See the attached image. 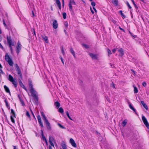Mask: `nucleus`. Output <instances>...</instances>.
Returning <instances> with one entry per match:
<instances>
[{"mask_svg": "<svg viewBox=\"0 0 149 149\" xmlns=\"http://www.w3.org/2000/svg\"><path fill=\"white\" fill-rule=\"evenodd\" d=\"M108 52L109 54H111V51L109 49H108Z\"/></svg>", "mask_w": 149, "mask_h": 149, "instance_id": "53", "label": "nucleus"}, {"mask_svg": "<svg viewBox=\"0 0 149 149\" xmlns=\"http://www.w3.org/2000/svg\"><path fill=\"white\" fill-rule=\"evenodd\" d=\"M112 87L114 88H115L114 84L113 83H112Z\"/></svg>", "mask_w": 149, "mask_h": 149, "instance_id": "57", "label": "nucleus"}, {"mask_svg": "<svg viewBox=\"0 0 149 149\" xmlns=\"http://www.w3.org/2000/svg\"><path fill=\"white\" fill-rule=\"evenodd\" d=\"M11 113L12 114L11 116H13L14 117H15V113L13 109L11 110Z\"/></svg>", "mask_w": 149, "mask_h": 149, "instance_id": "32", "label": "nucleus"}, {"mask_svg": "<svg viewBox=\"0 0 149 149\" xmlns=\"http://www.w3.org/2000/svg\"><path fill=\"white\" fill-rule=\"evenodd\" d=\"M116 49H114L112 50V52H113V53H115V52H116Z\"/></svg>", "mask_w": 149, "mask_h": 149, "instance_id": "56", "label": "nucleus"}, {"mask_svg": "<svg viewBox=\"0 0 149 149\" xmlns=\"http://www.w3.org/2000/svg\"><path fill=\"white\" fill-rule=\"evenodd\" d=\"M120 13V14L121 15L122 17L123 18H124L125 17V15H124L122 11V10H120L119 11Z\"/></svg>", "mask_w": 149, "mask_h": 149, "instance_id": "29", "label": "nucleus"}, {"mask_svg": "<svg viewBox=\"0 0 149 149\" xmlns=\"http://www.w3.org/2000/svg\"><path fill=\"white\" fill-rule=\"evenodd\" d=\"M53 27L54 29H56L58 27V24L57 20H55L53 22Z\"/></svg>", "mask_w": 149, "mask_h": 149, "instance_id": "11", "label": "nucleus"}, {"mask_svg": "<svg viewBox=\"0 0 149 149\" xmlns=\"http://www.w3.org/2000/svg\"><path fill=\"white\" fill-rule=\"evenodd\" d=\"M56 3L57 4L59 8L61 9V4L59 0H56Z\"/></svg>", "mask_w": 149, "mask_h": 149, "instance_id": "18", "label": "nucleus"}, {"mask_svg": "<svg viewBox=\"0 0 149 149\" xmlns=\"http://www.w3.org/2000/svg\"><path fill=\"white\" fill-rule=\"evenodd\" d=\"M119 29H120V30H121L122 31H123L124 32H125V31H124V30L123 29H122V28H121L120 27H119Z\"/></svg>", "mask_w": 149, "mask_h": 149, "instance_id": "58", "label": "nucleus"}, {"mask_svg": "<svg viewBox=\"0 0 149 149\" xmlns=\"http://www.w3.org/2000/svg\"><path fill=\"white\" fill-rule=\"evenodd\" d=\"M21 104L22 106H24V102L22 101L21 102Z\"/></svg>", "mask_w": 149, "mask_h": 149, "instance_id": "64", "label": "nucleus"}, {"mask_svg": "<svg viewBox=\"0 0 149 149\" xmlns=\"http://www.w3.org/2000/svg\"><path fill=\"white\" fill-rule=\"evenodd\" d=\"M38 122L40 124V125L42 127H43V124L41 121V117L40 116L38 115Z\"/></svg>", "mask_w": 149, "mask_h": 149, "instance_id": "13", "label": "nucleus"}, {"mask_svg": "<svg viewBox=\"0 0 149 149\" xmlns=\"http://www.w3.org/2000/svg\"><path fill=\"white\" fill-rule=\"evenodd\" d=\"M61 51H62V54L63 55H64V54H65L64 51V50L63 49V47H62V48Z\"/></svg>", "mask_w": 149, "mask_h": 149, "instance_id": "51", "label": "nucleus"}, {"mask_svg": "<svg viewBox=\"0 0 149 149\" xmlns=\"http://www.w3.org/2000/svg\"><path fill=\"white\" fill-rule=\"evenodd\" d=\"M22 87L23 88H24L26 91L28 92V91H27V89L24 86V85H23V86H22Z\"/></svg>", "mask_w": 149, "mask_h": 149, "instance_id": "47", "label": "nucleus"}, {"mask_svg": "<svg viewBox=\"0 0 149 149\" xmlns=\"http://www.w3.org/2000/svg\"><path fill=\"white\" fill-rule=\"evenodd\" d=\"M32 17H33L35 16V14H34V12L33 11H32Z\"/></svg>", "mask_w": 149, "mask_h": 149, "instance_id": "61", "label": "nucleus"}, {"mask_svg": "<svg viewBox=\"0 0 149 149\" xmlns=\"http://www.w3.org/2000/svg\"><path fill=\"white\" fill-rule=\"evenodd\" d=\"M132 2L133 3V4H134V6H135L136 7V8H137V7L136 6V5L135 4L134 2V0H132Z\"/></svg>", "mask_w": 149, "mask_h": 149, "instance_id": "52", "label": "nucleus"}, {"mask_svg": "<svg viewBox=\"0 0 149 149\" xmlns=\"http://www.w3.org/2000/svg\"><path fill=\"white\" fill-rule=\"evenodd\" d=\"M129 33H130V34L134 38H136V35H133L132 33L130 31H129Z\"/></svg>", "mask_w": 149, "mask_h": 149, "instance_id": "41", "label": "nucleus"}, {"mask_svg": "<svg viewBox=\"0 0 149 149\" xmlns=\"http://www.w3.org/2000/svg\"><path fill=\"white\" fill-rule=\"evenodd\" d=\"M131 71L133 72V74L134 75V76L135 75H136V73H135V72L132 69L131 70Z\"/></svg>", "mask_w": 149, "mask_h": 149, "instance_id": "54", "label": "nucleus"}, {"mask_svg": "<svg viewBox=\"0 0 149 149\" xmlns=\"http://www.w3.org/2000/svg\"><path fill=\"white\" fill-rule=\"evenodd\" d=\"M11 82L13 84V85L15 86V87H16L17 86V83L16 81L14 80Z\"/></svg>", "mask_w": 149, "mask_h": 149, "instance_id": "25", "label": "nucleus"}, {"mask_svg": "<svg viewBox=\"0 0 149 149\" xmlns=\"http://www.w3.org/2000/svg\"><path fill=\"white\" fill-rule=\"evenodd\" d=\"M66 113L67 115V116L71 120H73V119L70 117V116L68 112V111H67L66 112Z\"/></svg>", "mask_w": 149, "mask_h": 149, "instance_id": "28", "label": "nucleus"}, {"mask_svg": "<svg viewBox=\"0 0 149 149\" xmlns=\"http://www.w3.org/2000/svg\"><path fill=\"white\" fill-rule=\"evenodd\" d=\"M0 48L2 49H3V46L0 43Z\"/></svg>", "mask_w": 149, "mask_h": 149, "instance_id": "59", "label": "nucleus"}, {"mask_svg": "<svg viewBox=\"0 0 149 149\" xmlns=\"http://www.w3.org/2000/svg\"><path fill=\"white\" fill-rule=\"evenodd\" d=\"M70 52L74 56V57H75V52H74V50L72 48H71L70 49Z\"/></svg>", "mask_w": 149, "mask_h": 149, "instance_id": "24", "label": "nucleus"}, {"mask_svg": "<svg viewBox=\"0 0 149 149\" xmlns=\"http://www.w3.org/2000/svg\"><path fill=\"white\" fill-rule=\"evenodd\" d=\"M89 55L93 59L98 60L97 55L91 53H89Z\"/></svg>", "mask_w": 149, "mask_h": 149, "instance_id": "10", "label": "nucleus"}, {"mask_svg": "<svg viewBox=\"0 0 149 149\" xmlns=\"http://www.w3.org/2000/svg\"><path fill=\"white\" fill-rule=\"evenodd\" d=\"M42 132V139L43 140L46 141V140H47L46 138H45V137L44 136L43 133V132L42 130L41 131Z\"/></svg>", "mask_w": 149, "mask_h": 149, "instance_id": "26", "label": "nucleus"}, {"mask_svg": "<svg viewBox=\"0 0 149 149\" xmlns=\"http://www.w3.org/2000/svg\"><path fill=\"white\" fill-rule=\"evenodd\" d=\"M83 45L86 48H88V47L87 45H86L85 44H83Z\"/></svg>", "mask_w": 149, "mask_h": 149, "instance_id": "60", "label": "nucleus"}, {"mask_svg": "<svg viewBox=\"0 0 149 149\" xmlns=\"http://www.w3.org/2000/svg\"><path fill=\"white\" fill-rule=\"evenodd\" d=\"M3 24L4 25V26L6 27H7V25L6 24V23H5V21H4V19L3 20Z\"/></svg>", "mask_w": 149, "mask_h": 149, "instance_id": "46", "label": "nucleus"}, {"mask_svg": "<svg viewBox=\"0 0 149 149\" xmlns=\"http://www.w3.org/2000/svg\"><path fill=\"white\" fill-rule=\"evenodd\" d=\"M142 119L145 125L147 128H149V124L146 118L144 116H142Z\"/></svg>", "mask_w": 149, "mask_h": 149, "instance_id": "6", "label": "nucleus"}, {"mask_svg": "<svg viewBox=\"0 0 149 149\" xmlns=\"http://www.w3.org/2000/svg\"><path fill=\"white\" fill-rule=\"evenodd\" d=\"M62 5L63 6H64V0H62Z\"/></svg>", "mask_w": 149, "mask_h": 149, "instance_id": "62", "label": "nucleus"}, {"mask_svg": "<svg viewBox=\"0 0 149 149\" xmlns=\"http://www.w3.org/2000/svg\"><path fill=\"white\" fill-rule=\"evenodd\" d=\"M127 6L129 8L131 9L132 8V7L130 6L129 3L128 2H127Z\"/></svg>", "mask_w": 149, "mask_h": 149, "instance_id": "40", "label": "nucleus"}, {"mask_svg": "<svg viewBox=\"0 0 149 149\" xmlns=\"http://www.w3.org/2000/svg\"><path fill=\"white\" fill-rule=\"evenodd\" d=\"M8 79L11 82L13 81L14 80L13 77L10 74L9 75Z\"/></svg>", "mask_w": 149, "mask_h": 149, "instance_id": "20", "label": "nucleus"}, {"mask_svg": "<svg viewBox=\"0 0 149 149\" xmlns=\"http://www.w3.org/2000/svg\"><path fill=\"white\" fill-rule=\"evenodd\" d=\"M45 122L46 123V127L48 130L49 131L51 130L52 129L50 125V123L48 121V120L45 121Z\"/></svg>", "mask_w": 149, "mask_h": 149, "instance_id": "9", "label": "nucleus"}, {"mask_svg": "<svg viewBox=\"0 0 149 149\" xmlns=\"http://www.w3.org/2000/svg\"><path fill=\"white\" fill-rule=\"evenodd\" d=\"M60 58H61V60L62 63L64 65V61H63V58H62V57H60Z\"/></svg>", "mask_w": 149, "mask_h": 149, "instance_id": "55", "label": "nucleus"}, {"mask_svg": "<svg viewBox=\"0 0 149 149\" xmlns=\"http://www.w3.org/2000/svg\"><path fill=\"white\" fill-rule=\"evenodd\" d=\"M13 117H14L13 116H10V119H11V121L13 123H15V120H14V119Z\"/></svg>", "mask_w": 149, "mask_h": 149, "instance_id": "34", "label": "nucleus"}, {"mask_svg": "<svg viewBox=\"0 0 149 149\" xmlns=\"http://www.w3.org/2000/svg\"><path fill=\"white\" fill-rule=\"evenodd\" d=\"M26 115L29 118L30 117L29 113L28 111L26 112Z\"/></svg>", "mask_w": 149, "mask_h": 149, "instance_id": "45", "label": "nucleus"}, {"mask_svg": "<svg viewBox=\"0 0 149 149\" xmlns=\"http://www.w3.org/2000/svg\"><path fill=\"white\" fill-rule=\"evenodd\" d=\"M58 125L61 128L63 129H65V128L60 123H58Z\"/></svg>", "mask_w": 149, "mask_h": 149, "instance_id": "35", "label": "nucleus"}, {"mask_svg": "<svg viewBox=\"0 0 149 149\" xmlns=\"http://www.w3.org/2000/svg\"><path fill=\"white\" fill-rule=\"evenodd\" d=\"M129 106L130 108L132 110L134 111H136V110L132 106V105L131 104V103L130 102H129Z\"/></svg>", "mask_w": 149, "mask_h": 149, "instance_id": "19", "label": "nucleus"}, {"mask_svg": "<svg viewBox=\"0 0 149 149\" xmlns=\"http://www.w3.org/2000/svg\"><path fill=\"white\" fill-rule=\"evenodd\" d=\"M63 18L64 19H65L66 18V13H63Z\"/></svg>", "mask_w": 149, "mask_h": 149, "instance_id": "36", "label": "nucleus"}, {"mask_svg": "<svg viewBox=\"0 0 149 149\" xmlns=\"http://www.w3.org/2000/svg\"><path fill=\"white\" fill-rule=\"evenodd\" d=\"M19 85H20V86L21 87H22V86H23V84L22 83L20 79L19 80Z\"/></svg>", "mask_w": 149, "mask_h": 149, "instance_id": "37", "label": "nucleus"}, {"mask_svg": "<svg viewBox=\"0 0 149 149\" xmlns=\"http://www.w3.org/2000/svg\"><path fill=\"white\" fill-rule=\"evenodd\" d=\"M58 111L61 113L63 112V110L62 107H60L59 108L58 110Z\"/></svg>", "mask_w": 149, "mask_h": 149, "instance_id": "30", "label": "nucleus"}, {"mask_svg": "<svg viewBox=\"0 0 149 149\" xmlns=\"http://www.w3.org/2000/svg\"><path fill=\"white\" fill-rule=\"evenodd\" d=\"M22 87L23 88H24L26 91L28 92V91H27V89L24 86V85H23V86H22Z\"/></svg>", "mask_w": 149, "mask_h": 149, "instance_id": "49", "label": "nucleus"}, {"mask_svg": "<svg viewBox=\"0 0 149 149\" xmlns=\"http://www.w3.org/2000/svg\"><path fill=\"white\" fill-rule=\"evenodd\" d=\"M22 87L23 88H24L26 91L28 92V91H27V89L24 86V85H23V86H22Z\"/></svg>", "mask_w": 149, "mask_h": 149, "instance_id": "50", "label": "nucleus"}, {"mask_svg": "<svg viewBox=\"0 0 149 149\" xmlns=\"http://www.w3.org/2000/svg\"><path fill=\"white\" fill-rule=\"evenodd\" d=\"M15 67L16 70L17 71V74L22 79V73L18 65L17 64H15Z\"/></svg>", "mask_w": 149, "mask_h": 149, "instance_id": "5", "label": "nucleus"}, {"mask_svg": "<svg viewBox=\"0 0 149 149\" xmlns=\"http://www.w3.org/2000/svg\"><path fill=\"white\" fill-rule=\"evenodd\" d=\"M134 93H137L138 91L137 88L135 86L134 87Z\"/></svg>", "mask_w": 149, "mask_h": 149, "instance_id": "31", "label": "nucleus"}, {"mask_svg": "<svg viewBox=\"0 0 149 149\" xmlns=\"http://www.w3.org/2000/svg\"><path fill=\"white\" fill-rule=\"evenodd\" d=\"M41 115H42V117L43 118V120H44V121H45L47 120L46 118V116H45L44 113H43V112H42L41 113Z\"/></svg>", "mask_w": 149, "mask_h": 149, "instance_id": "21", "label": "nucleus"}, {"mask_svg": "<svg viewBox=\"0 0 149 149\" xmlns=\"http://www.w3.org/2000/svg\"><path fill=\"white\" fill-rule=\"evenodd\" d=\"M22 87L23 88H24L26 91L28 92V91H27V89L24 86V85H23V86H22Z\"/></svg>", "mask_w": 149, "mask_h": 149, "instance_id": "48", "label": "nucleus"}, {"mask_svg": "<svg viewBox=\"0 0 149 149\" xmlns=\"http://www.w3.org/2000/svg\"><path fill=\"white\" fill-rule=\"evenodd\" d=\"M118 51L120 54V56H122L124 55V52L123 49L122 48H120L118 49Z\"/></svg>", "mask_w": 149, "mask_h": 149, "instance_id": "14", "label": "nucleus"}, {"mask_svg": "<svg viewBox=\"0 0 149 149\" xmlns=\"http://www.w3.org/2000/svg\"><path fill=\"white\" fill-rule=\"evenodd\" d=\"M129 33H130V34L134 38H136V35H133L132 33L130 31H129Z\"/></svg>", "mask_w": 149, "mask_h": 149, "instance_id": "42", "label": "nucleus"}, {"mask_svg": "<svg viewBox=\"0 0 149 149\" xmlns=\"http://www.w3.org/2000/svg\"><path fill=\"white\" fill-rule=\"evenodd\" d=\"M141 104H142L143 107L145 108V109L147 110H148V107L147 105H146V103L143 101H141Z\"/></svg>", "mask_w": 149, "mask_h": 149, "instance_id": "15", "label": "nucleus"}, {"mask_svg": "<svg viewBox=\"0 0 149 149\" xmlns=\"http://www.w3.org/2000/svg\"><path fill=\"white\" fill-rule=\"evenodd\" d=\"M127 123V120H124L122 122V124L123 127H125Z\"/></svg>", "mask_w": 149, "mask_h": 149, "instance_id": "27", "label": "nucleus"}, {"mask_svg": "<svg viewBox=\"0 0 149 149\" xmlns=\"http://www.w3.org/2000/svg\"><path fill=\"white\" fill-rule=\"evenodd\" d=\"M4 101L6 103V107H7V108H8V107H9V106L8 105V102H7V101H6V100H5Z\"/></svg>", "mask_w": 149, "mask_h": 149, "instance_id": "38", "label": "nucleus"}, {"mask_svg": "<svg viewBox=\"0 0 149 149\" xmlns=\"http://www.w3.org/2000/svg\"><path fill=\"white\" fill-rule=\"evenodd\" d=\"M42 38L46 43H48V39L47 36H42Z\"/></svg>", "mask_w": 149, "mask_h": 149, "instance_id": "16", "label": "nucleus"}, {"mask_svg": "<svg viewBox=\"0 0 149 149\" xmlns=\"http://www.w3.org/2000/svg\"><path fill=\"white\" fill-rule=\"evenodd\" d=\"M112 3L116 6H117L118 4V1L117 0H112Z\"/></svg>", "mask_w": 149, "mask_h": 149, "instance_id": "22", "label": "nucleus"}, {"mask_svg": "<svg viewBox=\"0 0 149 149\" xmlns=\"http://www.w3.org/2000/svg\"><path fill=\"white\" fill-rule=\"evenodd\" d=\"M70 142L72 145L74 147H77V145L74 140L72 138L70 139Z\"/></svg>", "mask_w": 149, "mask_h": 149, "instance_id": "12", "label": "nucleus"}, {"mask_svg": "<svg viewBox=\"0 0 149 149\" xmlns=\"http://www.w3.org/2000/svg\"><path fill=\"white\" fill-rule=\"evenodd\" d=\"M142 85L143 86L146 87L147 85L146 83L145 82H143L142 83Z\"/></svg>", "mask_w": 149, "mask_h": 149, "instance_id": "44", "label": "nucleus"}, {"mask_svg": "<svg viewBox=\"0 0 149 149\" xmlns=\"http://www.w3.org/2000/svg\"><path fill=\"white\" fill-rule=\"evenodd\" d=\"M113 23L115 24H116L117 23V22L115 20H113Z\"/></svg>", "mask_w": 149, "mask_h": 149, "instance_id": "63", "label": "nucleus"}, {"mask_svg": "<svg viewBox=\"0 0 149 149\" xmlns=\"http://www.w3.org/2000/svg\"><path fill=\"white\" fill-rule=\"evenodd\" d=\"M54 104L57 108H59L60 106V104L58 102H56L54 103Z\"/></svg>", "mask_w": 149, "mask_h": 149, "instance_id": "23", "label": "nucleus"}, {"mask_svg": "<svg viewBox=\"0 0 149 149\" xmlns=\"http://www.w3.org/2000/svg\"><path fill=\"white\" fill-rule=\"evenodd\" d=\"M7 42L10 48V49L11 51L12 52V46H14V45L13 42H12V40L11 39L10 37H9L8 36H7Z\"/></svg>", "mask_w": 149, "mask_h": 149, "instance_id": "3", "label": "nucleus"}, {"mask_svg": "<svg viewBox=\"0 0 149 149\" xmlns=\"http://www.w3.org/2000/svg\"><path fill=\"white\" fill-rule=\"evenodd\" d=\"M91 4L93 6V7L95 6V3L94 2H92Z\"/></svg>", "mask_w": 149, "mask_h": 149, "instance_id": "39", "label": "nucleus"}, {"mask_svg": "<svg viewBox=\"0 0 149 149\" xmlns=\"http://www.w3.org/2000/svg\"><path fill=\"white\" fill-rule=\"evenodd\" d=\"M76 4L75 3L74 0H70V2L68 4L69 10L72 12L73 11V9L72 7V5H75Z\"/></svg>", "mask_w": 149, "mask_h": 149, "instance_id": "4", "label": "nucleus"}, {"mask_svg": "<svg viewBox=\"0 0 149 149\" xmlns=\"http://www.w3.org/2000/svg\"><path fill=\"white\" fill-rule=\"evenodd\" d=\"M4 88L6 92L8 93H9L10 94V90L8 87H7L6 85H4Z\"/></svg>", "mask_w": 149, "mask_h": 149, "instance_id": "17", "label": "nucleus"}, {"mask_svg": "<svg viewBox=\"0 0 149 149\" xmlns=\"http://www.w3.org/2000/svg\"><path fill=\"white\" fill-rule=\"evenodd\" d=\"M49 141L51 146H52L53 147H54V146L53 143H55L56 142L55 141L54 138L51 136H49Z\"/></svg>", "mask_w": 149, "mask_h": 149, "instance_id": "7", "label": "nucleus"}, {"mask_svg": "<svg viewBox=\"0 0 149 149\" xmlns=\"http://www.w3.org/2000/svg\"><path fill=\"white\" fill-rule=\"evenodd\" d=\"M129 33H130V34L134 38H136V35H133L132 33L130 31H129Z\"/></svg>", "mask_w": 149, "mask_h": 149, "instance_id": "43", "label": "nucleus"}, {"mask_svg": "<svg viewBox=\"0 0 149 149\" xmlns=\"http://www.w3.org/2000/svg\"><path fill=\"white\" fill-rule=\"evenodd\" d=\"M64 25L65 26V28L67 29L68 27V24L67 22H65Z\"/></svg>", "mask_w": 149, "mask_h": 149, "instance_id": "33", "label": "nucleus"}, {"mask_svg": "<svg viewBox=\"0 0 149 149\" xmlns=\"http://www.w3.org/2000/svg\"><path fill=\"white\" fill-rule=\"evenodd\" d=\"M22 45L19 42H18L16 46L17 52L18 54L21 50Z\"/></svg>", "mask_w": 149, "mask_h": 149, "instance_id": "8", "label": "nucleus"}, {"mask_svg": "<svg viewBox=\"0 0 149 149\" xmlns=\"http://www.w3.org/2000/svg\"><path fill=\"white\" fill-rule=\"evenodd\" d=\"M29 85L31 96L37 101H38V97L37 92L33 88L32 82L30 79L29 80Z\"/></svg>", "mask_w": 149, "mask_h": 149, "instance_id": "1", "label": "nucleus"}, {"mask_svg": "<svg viewBox=\"0 0 149 149\" xmlns=\"http://www.w3.org/2000/svg\"><path fill=\"white\" fill-rule=\"evenodd\" d=\"M5 58L6 61H7L9 64L10 66H13V63L12 60L10 58L9 56L7 54L5 56Z\"/></svg>", "mask_w": 149, "mask_h": 149, "instance_id": "2", "label": "nucleus"}]
</instances>
